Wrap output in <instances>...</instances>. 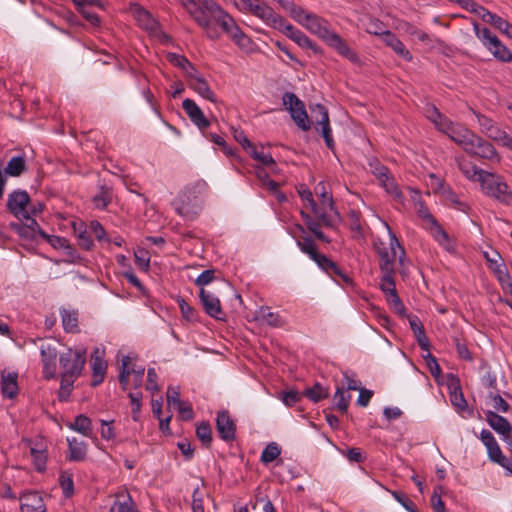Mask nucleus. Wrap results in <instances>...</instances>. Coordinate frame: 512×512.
Wrapping results in <instances>:
<instances>
[{
    "mask_svg": "<svg viewBox=\"0 0 512 512\" xmlns=\"http://www.w3.org/2000/svg\"><path fill=\"white\" fill-rule=\"evenodd\" d=\"M325 43L331 48L335 49L341 56L347 58L349 61L353 63L358 62L359 58L357 54L336 32L333 31V33L328 37Z\"/></svg>",
    "mask_w": 512,
    "mask_h": 512,
    "instance_id": "20",
    "label": "nucleus"
},
{
    "mask_svg": "<svg viewBox=\"0 0 512 512\" xmlns=\"http://www.w3.org/2000/svg\"><path fill=\"white\" fill-rule=\"evenodd\" d=\"M407 318L420 348L424 351H428L430 345L422 322L416 315H407Z\"/></svg>",
    "mask_w": 512,
    "mask_h": 512,
    "instance_id": "24",
    "label": "nucleus"
},
{
    "mask_svg": "<svg viewBox=\"0 0 512 512\" xmlns=\"http://www.w3.org/2000/svg\"><path fill=\"white\" fill-rule=\"evenodd\" d=\"M182 107L189 119L200 129L204 130L210 126V121L206 118L203 111L195 101L187 98L183 101Z\"/></svg>",
    "mask_w": 512,
    "mask_h": 512,
    "instance_id": "19",
    "label": "nucleus"
},
{
    "mask_svg": "<svg viewBox=\"0 0 512 512\" xmlns=\"http://www.w3.org/2000/svg\"><path fill=\"white\" fill-rule=\"evenodd\" d=\"M430 225L431 233L435 240H437L440 244L448 241V234L442 228V226L434 219L433 222L428 223Z\"/></svg>",
    "mask_w": 512,
    "mask_h": 512,
    "instance_id": "55",
    "label": "nucleus"
},
{
    "mask_svg": "<svg viewBox=\"0 0 512 512\" xmlns=\"http://www.w3.org/2000/svg\"><path fill=\"white\" fill-rule=\"evenodd\" d=\"M458 167L460 171L468 178L474 179L475 176H478V181H480V174L482 169H478L471 162L464 159H457Z\"/></svg>",
    "mask_w": 512,
    "mask_h": 512,
    "instance_id": "42",
    "label": "nucleus"
},
{
    "mask_svg": "<svg viewBox=\"0 0 512 512\" xmlns=\"http://www.w3.org/2000/svg\"><path fill=\"white\" fill-rule=\"evenodd\" d=\"M311 113L312 117L315 118L316 123L321 126V134L325 140L326 146L332 150L335 146V143L332 137V131L330 128L329 116L326 107L322 104H316L315 106L311 107Z\"/></svg>",
    "mask_w": 512,
    "mask_h": 512,
    "instance_id": "9",
    "label": "nucleus"
},
{
    "mask_svg": "<svg viewBox=\"0 0 512 512\" xmlns=\"http://www.w3.org/2000/svg\"><path fill=\"white\" fill-rule=\"evenodd\" d=\"M480 439L487 448L488 458L491 462L496 463L503 467L510 475H512V463L502 453L500 446L498 445L495 437L489 430H482L480 433Z\"/></svg>",
    "mask_w": 512,
    "mask_h": 512,
    "instance_id": "5",
    "label": "nucleus"
},
{
    "mask_svg": "<svg viewBox=\"0 0 512 512\" xmlns=\"http://www.w3.org/2000/svg\"><path fill=\"white\" fill-rule=\"evenodd\" d=\"M135 17L143 29L150 32L157 31L159 23L156 19L153 18L149 11L145 10L144 8H137L135 11Z\"/></svg>",
    "mask_w": 512,
    "mask_h": 512,
    "instance_id": "27",
    "label": "nucleus"
},
{
    "mask_svg": "<svg viewBox=\"0 0 512 512\" xmlns=\"http://www.w3.org/2000/svg\"><path fill=\"white\" fill-rule=\"evenodd\" d=\"M190 87L203 98L213 103L217 102L214 92L203 77H195V80L190 83Z\"/></svg>",
    "mask_w": 512,
    "mask_h": 512,
    "instance_id": "31",
    "label": "nucleus"
},
{
    "mask_svg": "<svg viewBox=\"0 0 512 512\" xmlns=\"http://www.w3.org/2000/svg\"><path fill=\"white\" fill-rule=\"evenodd\" d=\"M282 100L297 126L304 131H308L310 129V122L303 102L292 92H286Z\"/></svg>",
    "mask_w": 512,
    "mask_h": 512,
    "instance_id": "6",
    "label": "nucleus"
},
{
    "mask_svg": "<svg viewBox=\"0 0 512 512\" xmlns=\"http://www.w3.org/2000/svg\"><path fill=\"white\" fill-rule=\"evenodd\" d=\"M62 325L66 332H78V315L76 312H70L66 309L61 310Z\"/></svg>",
    "mask_w": 512,
    "mask_h": 512,
    "instance_id": "37",
    "label": "nucleus"
},
{
    "mask_svg": "<svg viewBox=\"0 0 512 512\" xmlns=\"http://www.w3.org/2000/svg\"><path fill=\"white\" fill-rule=\"evenodd\" d=\"M208 5L209 6H205V8L213 18L211 19L210 25L221 35V32H225V30L228 29L233 18L222 9L218 3H208Z\"/></svg>",
    "mask_w": 512,
    "mask_h": 512,
    "instance_id": "11",
    "label": "nucleus"
},
{
    "mask_svg": "<svg viewBox=\"0 0 512 512\" xmlns=\"http://www.w3.org/2000/svg\"><path fill=\"white\" fill-rule=\"evenodd\" d=\"M112 201L111 190L106 186H101L99 194L93 197V202L97 208L104 209Z\"/></svg>",
    "mask_w": 512,
    "mask_h": 512,
    "instance_id": "47",
    "label": "nucleus"
},
{
    "mask_svg": "<svg viewBox=\"0 0 512 512\" xmlns=\"http://www.w3.org/2000/svg\"><path fill=\"white\" fill-rule=\"evenodd\" d=\"M43 505H45V504H44L42 497L36 492H30V493L24 494L21 497L20 509L30 508V507L37 508V507H41Z\"/></svg>",
    "mask_w": 512,
    "mask_h": 512,
    "instance_id": "45",
    "label": "nucleus"
},
{
    "mask_svg": "<svg viewBox=\"0 0 512 512\" xmlns=\"http://www.w3.org/2000/svg\"><path fill=\"white\" fill-rule=\"evenodd\" d=\"M73 229H74L75 234H77V239H78L79 246L81 248H83L84 250H86V251H90L93 248L94 243H93V240L90 237V234L84 228L83 223L79 224V228L74 223L73 224Z\"/></svg>",
    "mask_w": 512,
    "mask_h": 512,
    "instance_id": "38",
    "label": "nucleus"
},
{
    "mask_svg": "<svg viewBox=\"0 0 512 512\" xmlns=\"http://www.w3.org/2000/svg\"><path fill=\"white\" fill-rule=\"evenodd\" d=\"M25 222H15L10 224V228L15 231L20 237L35 240L37 235L41 237V232H44L37 221L29 216V213L21 216Z\"/></svg>",
    "mask_w": 512,
    "mask_h": 512,
    "instance_id": "10",
    "label": "nucleus"
},
{
    "mask_svg": "<svg viewBox=\"0 0 512 512\" xmlns=\"http://www.w3.org/2000/svg\"><path fill=\"white\" fill-rule=\"evenodd\" d=\"M426 352H427V354L423 355V358L426 361V364L428 366V369H429L431 375L433 377L437 378L441 374L440 365L438 364L436 358L429 352V350Z\"/></svg>",
    "mask_w": 512,
    "mask_h": 512,
    "instance_id": "61",
    "label": "nucleus"
},
{
    "mask_svg": "<svg viewBox=\"0 0 512 512\" xmlns=\"http://www.w3.org/2000/svg\"><path fill=\"white\" fill-rule=\"evenodd\" d=\"M255 318L274 327L281 326L282 324L280 316L277 313L272 312L270 308L266 306H262L256 311Z\"/></svg>",
    "mask_w": 512,
    "mask_h": 512,
    "instance_id": "32",
    "label": "nucleus"
},
{
    "mask_svg": "<svg viewBox=\"0 0 512 512\" xmlns=\"http://www.w3.org/2000/svg\"><path fill=\"white\" fill-rule=\"evenodd\" d=\"M297 245L302 252L309 255L310 258L317 254L316 245L311 237H304L302 240L297 241Z\"/></svg>",
    "mask_w": 512,
    "mask_h": 512,
    "instance_id": "58",
    "label": "nucleus"
},
{
    "mask_svg": "<svg viewBox=\"0 0 512 512\" xmlns=\"http://www.w3.org/2000/svg\"><path fill=\"white\" fill-rule=\"evenodd\" d=\"M196 436L202 445L209 448L212 443V429L207 421H202L196 427Z\"/></svg>",
    "mask_w": 512,
    "mask_h": 512,
    "instance_id": "39",
    "label": "nucleus"
},
{
    "mask_svg": "<svg viewBox=\"0 0 512 512\" xmlns=\"http://www.w3.org/2000/svg\"><path fill=\"white\" fill-rule=\"evenodd\" d=\"M287 37L296 42L300 47L313 50L315 53L320 52V48L313 43L302 31L295 28L293 25L284 20V25L278 28Z\"/></svg>",
    "mask_w": 512,
    "mask_h": 512,
    "instance_id": "16",
    "label": "nucleus"
},
{
    "mask_svg": "<svg viewBox=\"0 0 512 512\" xmlns=\"http://www.w3.org/2000/svg\"><path fill=\"white\" fill-rule=\"evenodd\" d=\"M465 152L471 156L479 157L489 161L498 162L500 160L495 147L489 141L481 138L476 134H474Z\"/></svg>",
    "mask_w": 512,
    "mask_h": 512,
    "instance_id": "7",
    "label": "nucleus"
},
{
    "mask_svg": "<svg viewBox=\"0 0 512 512\" xmlns=\"http://www.w3.org/2000/svg\"><path fill=\"white\" fill-rule=\"evenodd\" d=\"M41 238L46 240L55 249L69 248L68 247L69 241L66 238L56 236V235H48L45 232H41Z\"/></svg>",
    "mask_w": 512,
    "mask_h": 512,
    "instance_id": "54",
    "label": "nucleus"
},
{
    "mask_svg": "<svg viewBox=\"0 0 512 512\" xmlns=\"http://www.w3.org/2000/svg\"><path fill=\"white\" fill-rule=\"evenodd\" d=\"M30 453L33 458L35 469L38 472H43L46 469V461L47 455L44 450H39L36 448H30Z\"/></svg>",
    "mask_w": 512,
    "mask_h": 512,
    "instance_id": "50",
    "label": "nucleus"
},
{
    "mask_svg": "<svg viewBox=\"0 0 512 512\" xmlns=\"http://www.w3.org/2000/svg\"><path fill=\"white\" fill-rule=\"evenodd\" d=\"M415 210L418 214V216L424 220L427 223L433 222L435 217L429 212L428 207L425 205V203L418 199L415 201Z\"/></svg>",
    "mask_w": 512,
    "mask_h": 512,
    "instance_id": "59",
    "label": "nucleus"
},
{
    "mask_svg": "<svg viewBox=\"0 0 512 512\" xmlns=\"http://www.w3.org/2000/svg\"><path fill=\"white\" fill-rule=\"evenodd\" d=\"M18 374L15 372H9L5 374L4 372L1 375V389L2 393L5 397L9 399H13L18 394V384H17Z\"/></svg>",
    "mask_w": 512,
    "mask_h": 512,
    "instance_id": "25",
    "label": "nucleus"
},
{
    "mask_svg": "<svg viewBox=\"0 0 512 512\" xmlns=\"http://www.w3.org/2000/svg\"><path fill=\"white\" fill-rule=\"evenodd\" d=\"M30 202V196L25 190H15L8 196L7 208L19 220L28 213L26 210Z\"/></svg>",
    "mask_w": 512,
    "mask_h": 512,
    "instance_id": "14",
    "label": "nucleus"
},
{
    "mask_svg": "<svg viewBox=\"0 0 512 512\" xmlns=\"http://www.w3.org/2000/svg\"><path fill=\"white\" fill-rule=\"evenodd\" d=\"M395 272H382L380 288L386 295V300L392 298L393 294H397L394 280Z\"/></svg>",
    "mask_w": 512,
    "mask_h": 512,
    "instance_id": "36",
    "label": "nucleus"
},
{
    "mask_svg": "<svg viewBox=\"0 0 512 512\" xmlns=\"http://www.w3.org/2000/svg\"><path fill=\"white\" fill-rule=\"evenodd\" d=\"M393 497L397 502H399L407 511L409 512H418L415 504L406 495L400 491H393Z\"/></svg>",
    "mask_w": 512,
    "mask_h": 512,
    "instance_id": "62",
    "label": "nucleus"
},
{
    "mask_svg": "<svg viewBox=\"0 0 512 512\" xmlns=\"http://www.w3.org/2000/svg\"><path fill=\"white\" fill-rule=\"evenodd\" d=\"M452 381L451 386L454 387V391L451 392V402L458 409L464 410L467 407V402L461 392L459 379L453 377Z\"/></svg>",
    "mask_w": 512,
    "mask_h": 512,
    "instance_id": "40",
    "label": "nucleus"
},
{
    "mask_svg": "<svg viewBox=\"0 0 512 512\" xmlns=\"http://www.w3.org/2000/svg\"><path fill=\"white\" fill-rule=\"evenodd\" d=\"M373 33L379 34L378 31H374ZM380 35H381L384 43L387 46L391 47L392 50L397 55H399L406 61L412 60V54L410 53V51L408 49H406L405 45L399 40V38H397V36L395 34H393L391 31L386 30L384 32H381Z\"/></svg>",
    "mask_w": 512,
    "mask_h": 512,
    "instance_id": "21",
    "label": "nucleus"
},
{
    "mask_svg": "<svg viewBox=\"0 0 512 512\" xmlns=\"http://www.w3.org/2000/svg\"><path fill=\"white\" fill-rule=\"evenodd\" d=\"M311 259L330 276H339L346 283L351 282V279L342 272L339 266L324 254L318 252Z\"/></svg>",
    "mask_w": 512,
    "mask_h": 512,
    "instance_id": "22",
    "label": "nucleus"
},
{
    "mask_svg": "<svg viewBox=\"0 0 512 512\" xmlns=\"http://www.w3.org/2000/svg\"><path fill=\"white\" fill-rule=\"evenodd\" d=\"M75 380L76 379L74 378L61 375L60 389L58 392V398L60 401H66L69 398Z\"/></svg>",
    "mask_w": 512,
    "mask_h": 512,
    "instance_id": "49",
    "label": "nucleus"
},
{
    "mask_svg": "<svg viewBox=\"0 0 512 512\" xmlns=\"http://www.w3.org/2000/svg\"><path fill=\"white\" fill-rule=\"evenodd\" d=\"M73 430L88 436L91 431V420L85 415H78L70 426Z\"/></svg>",
    "mask_w": 512,
    "mask_h": 512,
    "instance_id": "48",
    "label": "nucleus"
},
{
    "mask_svg": "<svg viewBox=\"0 0 512 512\" xmlns=\"http://www.w3.org/2000/svg\"><path fill=\"white\" fill-rule=\"evenodd\" d=\"M42 364H43V377L47 380L56 377V357L57 351L51 345H42L40 349Z\"/></svg>",
    "mask_w": 512,
    "mask_h": 512,
    "instance_id": "17",
    "label": "nucleus"
},
{
    "mask_svg": "<svg viewBox=\"0 0 512 512\" xmlns=\"http://www.w3.org/2000/svg\"><path fill=\"white\" fill-rule=\"evenodd\" d=\"M304 395L311 401L317 403L322 399L328 397V390L321 386L319 383H315L312 387H308L304 391Z\"/></svg>",
    "mask_w": 512,
    "mask_h": 512,
    "instance_id": "41",
    "label": "nucleus"
},
{
    "mask_svg": "<svg viewBox=\"0 0 512 512\" xmlns=\"http://www.w3.org/2000/svg\"><path fill=\"white\" fill-rule=\"evenodd\" d=\"M173 206L178 215L187 220H194L200 213V206L196 203H191L186 194L180 195L174 202Z\"/></svg>",
    "mask_w": 512,
    "mask_h": 512,
    "instance_id": "18",
    "label": "nucleus"
},
{
    "mask_svg": "<svg viewBox=\"0 0 512 512\" xmlns=\"http://www.w3.org/2000/svg\"><path fill=\"white\" fill-rule=\"evenodd\" d=\"M380 185L386 190L387 193L393 195L395 199L402 202L404 199L403 193L400 191L395 182L394 177L388 172L385 177L379 180Z\"/></svg>",
    "mask_w": 512,
    "mask_h": 512,
    "instance_id": "34",
    "label": "nucleus"
},
{
    "mask_svg": "<svg viewBox=\"0 0 512 512\" xmlns=\"http://www.w3.org/2000/svg\"><path fill=\"white\" fill-rule=\"evenodd\" d=\"M473 28L477 38L481 40L485 47H487L492 42V39L497 37L496 35L492 34L488 28H480V25L477 22L473 23Z\"/></svg>",
    "mask_w": 512,
    "mask_h": 512,
    "instance_id": "52",
    "label": "nucleus"
},
{
    "mask_svg": "<svg viewBox=\"0 0 512 512\" xmlns=\"http://www.w3.org/2000/svg\"><path fill=\"white\" fill-rule=\"evenodd\" d=\"M131 405H132V418L134 421L139 420V414L141 410V399H142V393L141 392H130L128 394Z\"/></svg>",
    "mask_w": 512,
    "mask_h": 512,
    "instance_id": "56",
    "label": "nucleus"
},
{
    "mask_svg": "<svg viewBox=\"0 0 512 512\" xmlns=\"http://www.w3.org/2000/svg\"><path fill=\"white\" fill-rule=\"evenodd\" d=\"M59 481H60V485L62 487L64 495L66 497H70L74 492V484H73L72 476L63 473L60 475Z\"/></svg>",
    "mask_w": 512,
    "mask_h": 512,
    "instance_id": "64",
    "label": "nucleus"
},
{
    "mask_svg": "<svg viewBox=\"0 0 512 512\" xmlns=\"http://www.w3.org/2000/svg\"><path fill=\"white\" fill-rule=\"evenodd\" d=\"M300 24L305 26L311 33L316 34L324 42L333 33V31L328 28V22L313 13L307 12L303 18V23Z\"/></svg>",
    "mask_w": 512,
    "mask_h": 512,
    "instance_id": "12",
    "label": "nucleus"
},
{
    "mask_svg": "<svg viewBox=\"0 0 512 512\" xmlns=\"http://www.w3.org/2000/svg\"><path fill=\"white\" fill-rule=\"evenodd\" d=\"M109 512H137L134 502L129 494L120 493L111 506Z\"/></svg>",
    "mask_w": 512,
    "mask_h": 512,
    "instance_id": "29",
    "label": "nucleus"
},
{
    "mask_svg": "<svg viewBox=\"0 0 512 512\" xmlns=\"http://www.w3.org/2000/svg\"><path fill=\"white\" fill-rule=\"evenodd\" d=\"M278 3L280 6L290 14V16L297 21L298 23H303V18L306 15L307 11H305L302 7L296 5L294 2L289 0H279Z\"/></svg>",
    "mask_w": 512,
    "mask_h": 512,
    "instance_id": "35",
    "label": "nucleus"
},
{
    "mask_svg": "<svg viewBox=\"0 0 512 512\" xmlns=\"http://www.w3.org/2000/svg\"><path fill=\"white\" fill-rule=\"evenodd\" d=\"M474 134V132L467 128L457 127L451 129L450 138L457 145L461 146L464 151H466V148H468Z\"/></svg>",
    "mask_w": 512,
    "mask_h": 512,
    "instance_id": "28",
    "label": "nucleus"
},
{
    "mask_svg": "<svg viewBox=\"0 0 512 512\" xmlns=\"http://www.w3.org/2000/svg\"><path fill=\"white\" fill-rule=\"evenodd\" d=\"M488 24L500 30L507 37L510 36V31H512V24H510L507 20L503 19L502 17L494 14L491 20H489Z\"/></svg>",
    "mask_w": 512,
    "mask_h": 512,
    "instance_id": "53",
    "label": "nucleus"
},
{
    "mask_svg": "<svg viewBox=\"0 0 512 512\" xmlns=\"http://www.w3.org/2000/svg\"><path fill=\"white\" fill-rule=\"evenodd\" d=\"M168 60L174 65L179 68H181L183 71L186 70V68H189L191 70H194V66L188 61V59L184 56L170 53L168 54Z\"/></svg>",
    "mask_w": 512,
    "mask_h": 512,
    "instance_id": "60",
    "label": "nucleus"
},
{
    "mask_svg": "<svg viewBox=\"0 0 512 512\" xmlns=\"http://www.w3.org/2000/svg\"><path fill=\"white\" fill-rule=\"evenodd\" d=\"M480 183L483 192L487 196L505 205L511 202L512 192L501 176L487 171H481Z\"/></svg>",
    "mask_w": 512,
    "mask_h": 512,
    "instance_id": "2",
    "label": "nucleus"
},
{
    "mask_svg": "<svg viewBox=\"0 0 512 512\" xmlns=\"http://www.w3.org/2000/svg\"><path fill=\"white\" fill-rule=\"evenodd\" d=\"M181 3L209 39L218 40L220 38V34L210 25L213 18L205 8V6H209L208 3H216L214 0H181Z\"/></svg>",
    "mask_w": 512,
    "mask_h": 512,
    "instance_id": "1",
    "label": "nucleus"
},
{
    "mask_svg": "<svg viewBox=\"0 0 512 512\" xmlns=\"http://www.w3.org/2000/svg\"><path fill=\"white\" fill-rule=\"evenodd\" d=\"M200 302L204 311L212 318L224 320L225 313L222 311L220 300L204 288L199 292Z\"/></svg>",
    "mask_w": 512,
    "mask_h": 512,
    "instance_id": "15",
    "label": "nucleus"
},
{
    "mask_svg": "<svg viewBox=\"0 0 512 512\" xmlns=\"http://www.w3.org/2000/svg\"><path fill=\"white\" fill-rule=\"evenodd\" d=\"M310 207L317 219L325 227L333 228L341 220L340 213L335 207L333 199H328V205H317V203L314 202Z\"/></svg>",
    "mask_w": 512,
    "mask_h": 512,
    "instance_id": "8",
    "label": "nucleus"
},
{
    "mask_svg": "<svg viewBox=\"0 0 512 512\" xmlns=\"http://www.w3.org/2000/svg\"><path fill=\"white\" fill-rule=\"evenodd\" d=\"M261 19L275 29L281 28V26L284 25L285 20L282 16L275 13V11L269 6L263 13Z\"/></svg>",
    "mask_w": 512,
    "mask_h": 512,
    "instance_id": "44",
    "label": "nucleus"
},
{
    "mask_svg": "<svg viewBox=\"0 0 512 512\" xmlns=\"http://www.w3.org/2000/svg\"><path fill=\"white\" fill-rule=\"evenodd\" d=\"M249 154L252 156L253 159L257 160L264 166L270 168L276 166V162L271 156V154H266L262 151H258L255 146L250 150Z\"/></svg>",
    "mask_w": 512,
    "mask_h": 512,
    "instance_id": "51",
    "label": "nucleus"
},
{
    "mask_svg": "<svg viewBox=\"0 0 512 512\" xmlns=\"http://www.w3.org/2000/svg\"><path fill=\"white\" fill-rule=\"evenodd\" d=\"M493 56L501 62H512V52L499 40L498 37L486 47Z\"/></svg>",
    "mask_w": 512,
    "mask_h": 512,
    "instance_id": "26",
    "label": "nucleus"
},
{
    "mask_svg": "<svg viewBox=\"0 0 512 512\" xmlns=\"http://www.w3.org/2000/svg\"><path fill=\"white\" fill-rule=\"evenodd\" d=\"M216 429L220 438L226 442L233 441L236 437V424L227 410L217 413Z\"/></svg>",
    "mask_w": 512,
    "mask_h": 512,
    "instance_id": "13",
    "label": "nucleus"
},
{
    "mask_svg": "<svg viewBox=\"0 0 512 512\" xmlns=\"http://www.w3.org/2000/svg\"><path fill=\"white\" fill-rule=\"evenodd\" d=\"M388 229H390L388 227ZM390 234V243L389 247L384 246V243H380L376 246L377 254L380 258L379 260V268L381 272H395V261L397 257V249L400 251L399 255V263H403V257L405 255V250L401 246L399 240L396 235L389 230Z\"/></svg>",
    "mask_w": 512,
    "mask_h": 512,
    "instance_id": "3",
    "label": "nucleus"
},
{
    "mask_svg": "<svg viewBox=\"0 0 512 512\" xmlns=\"http://www.w3.org/2000/svg\"><path fill=\"white\" fill-rule=\"evenodd\" d=\"M232 41L236 45L242 48L248 47L250 44V39L248 36H246L243 31L238 27V25L235 23L234 19L232 20L231 24L228 26V29L225 30V32Z\"/></svg>",
    "mask_w": 512,
    "mask_h": 512,
    "instance_id": "30",
    "label": "nucleus"
},
{
    "mask_svg": "<svg viewBox=\"0 0 512 512\" xmlns=\"http://www.w3.org/2000/svg\"><path fill=\"white\" fill-rule=\"evenodd\" d=\"M91 366H92L91 386L96 387L103 382L105 374H106V369H107V364L98 355V351H95L91 355Z\"/></svg>",
    "mask_w": 512,
    "mask_h": 512,
    "instance_id": "23",
    "label": "nucleus"
},
{
    "mask_svg": "<svg viewBox=\"0 0 512 512\" xmlns=\"http://www.w3.org/2000/svg\"><path fill=\"white\" fill-rule=\"evenodd\" d=\"M335 406L341 413H346L348 410L351 395L347 394L345 388H337L335 395Z\"/></svg>",
    "mask_w": 512,
    "mask_h": 512,
    "instance_id": "43",
    "label": "nucleus"
},
{
    "mask_svg": "<svg viewBox=\"0 0 512 512\" xmlns=\"http://www.w3.org/2000/svg\"><path fill=\"white\" fill-rule=\"evenodd\" d=\"M280 453H281V450L276 443H274V442L269 443L262 451L260 460L262 463L268 464V463L276 460L278 458V456L280 455Z\"/></svg>",
    "mask_w": 512,
    "mask_h": 512,
    "instance_id": "46",
    "label": "nucleus"
},
{
    "mask_svg": "<svg viewBox=\"0 0 512 512\" xmlns=\"http://www.w3.org/2000/svg\"><path fill=\"white\" fill-rule=\"evenodd\" d=\"M216 270L207 269L202 271V273L196 278L195 285L203 288L204 286L210 284L216 277Z\"/></svg>",
    "mask_w": 512,
    "mask_h": 512,
    "instance_id": "63",
    "label": "nucleus"
},
{
    "mask_svg": "<svg viewBox=\"0 0 512 512\" xmlns=\"http://www.w3.org/2000/svg\"><path fill=\"white\" fill-rule=\"evenodd\" d=\"M86 363V350L85 349H68L66 352L61 353L59 357V364L62 369L61 375L77 379Z\"/></svg>",
    "mask_w": 512,
    "mask_h": 512,
    "instance_id": "4",
    "label": "nucleus"
},
{
    "mask_svg": "<svg viewBox=\"0 0 512 512\" xmlns=\"http://www.w3.org/2000/svg\"><path fill=\"white\" fill-rule=\"evenodd\" d=\"M134 256L136 265L140 269L147 271L150 267V257L148 251L145 249H139L135 252Z\"/></svg>",
    "mask_w": 512,
    "mask_h": 512,
    "instance_id": "57",
    "label": "nucleus"
},
{
    "mask_svg": "<svg viewBox=\"0 0 512 512\" xmlns=\"http://www.w3.org/2000/svg\"><path fill=\"white\" fill-rule=\"evenodd\" d=\"M69 446V460L70 461H82L86 457V445L83 442L77 441V439H68Z\"/></svg>",
    "mask_w": 512,
    "mask_h": 512,
    "instance_id": "33",
    "label": "nucleus"
}]
</instances>
